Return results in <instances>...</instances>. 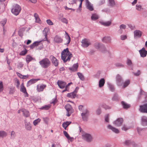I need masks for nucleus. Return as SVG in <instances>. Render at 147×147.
Segmentation results:
<instances>
[{
  "instance_id": "f257e3e1",
  "label": "nucleus",
  "mask_w": 147,
  "mask_h": 147,
  "mask_svg": "<svg viewBox=\"0 0 147 147\" xmlns=\"http://www.w3.org/2000/svg\"><path fill=\"white\" fill-rule=\"evenodd\" d=\"M72 55L69 51L68 48L63 50L61 53V59L64 63L69 61Z\"/></svg>"
},
{
  "instance_id": "f03ea898",
  "label": "nucleus",
  "mask_w": 147,
  "mask_h": 147,
  "mask_svg": "<svg viewBox=\"0 0 147 147\" xmlns=\"http://www.w3.org/2000/svg\"><path fill=\"white\" fill-rule=\"evenodd\" d=\"M41 67L46 69L49 67L51 65V62L47 58H45L39 62Z\"/></svg>"
},
{
  "instance_id": "7ed1b4c3",
  "label": "nucleus",
  "mask_w": 147,
  "mask_h": 147,
  "mask_svg": "<svg viewBox=\"0 0 147 147\" xmlns=\"http://www.w3.org/2000/svg\"><path fill=\"white\" fill-rule=\"evenodd\" d=\"M103 46V47L102 49H101L100 51L102 53H106L109 55L111 54L110 51L109 50H107L106 48L104 47L102 44L98 43H96L94 45V47L97 49H99L101 46Z\"/></svg>"
},
{
  "instance_id": "20e7f679",
  "label": "nucleus",
  "mask_w": 147,
  "mask_h": 147,
  "mask_svg": "<svg viewBox=\"0 0 147 147\" xmlns=\"http://www.w3.org/2000/svg\"><path fill=\"white\" fill-rule=\"evenodd\" d=\"M82 139L87 142H91L93 140V137L89 134L84 133L82 135Z\"/></svg>"
},
{
  "instance_id": "39448f33",
  "label": "nucleus",
  "mask_w": 147,
  "mask_h": 147,
  "mask_svg": "<svg viewBox=\"0 0 147 147\" xmlns=\"http://www.w3.org/2000/svg\"><path fill=\"white\" fill-rule=\"evenodd\" d=\"M89 111L87 109H85L82 111L81 114L82 120L84 121H87L89 116Z\"/></svg>"
},
{
  "instance_id": "423d86ee",
  "label": "nucleus",
  "mask_w": 147,
  "mask_h": 147,
  "mask_svg": "<svg viewBox=\"0 0 147 147\" xmlns=\"http://www.w3.org/2000/svg\"><path fill=\"white\" fill-rule=\"evenodd\" d=\"M21 7L18 5L16 4L13 6V8L11 10V11L15 15H18L21 10Z\"/></svg>"
},
{
  "instance_id": "0eeeda50",
  "label": "nucleus",
  "mask_w": 147,
  "mask_h": 147,
  "mask_svg": "<svg viewBox=\"0 0 147 147\" xmlns=\"http://www.w3.org/2000/svg\"><path fill=\"white\" fill-rule=\"evenodd\" d=\"M65 108L66 109L67 114L66 115L68 117H69L71 114L73 112V110L71 106L69 104H67L65 106Z\"/></svg>"
},
{
  "instance_id": "6e6552de",
  "label": "nucleus",
  "mask_w": 147,
  "mask_h": 147,
  "mask_svg": "<svg viewBox=\"0 0 147 147\" xmlns=\"http://www.w3.org/2000/svg\"><path fill=\"white\" fill-rule=\"evenodd\" d=\"M123 120L121 118H119L113 122V124L117 127L121 126L123 123Z\"/></svg>"
},
{
  "instance_id": "1a4fd4ad",
  "label": "nucleus",
  "mask_w": 147,
  "mask_h": 147,
  "mask_svg": "<svg viewBox=\"0 0 147 147\" xmlns=\"http://www.w3.org/2000/svg\"><path fill=\"white\" fill-rule=\"evenodd\" d=\"M116 82L117 85L119 86H122L123 84L122 79L119 74H117L116 76Z\"/></svg>"
},
{
  "instance_id": "9d476101",
  "label": "nucleus",
  "mask_w": 147,
  "mask_h": 147,
  "mask_svg": "<svg viewBox=\"0 0 147 147\" xmlns=\"http://www.w3.org/2000/svg\"><path fill=\"white\" fill-rule=\"evenodd\" d=\"M82 46L84 47H87L90 45V42L89 40L85 38L82 41Z\"/></svg>"
},
{
  "instance_id": "9b49d317",
  "label": "nucleus",
  "mask_w": 147,
  "mask_h": 147,
  "mask_svg": "<svg viewBox=\"0 0 147 147\" xmlns=\"http://www.w3.org/2000/svg\"><path fill=\"white\" fill-rule=\"evenodd\" d=\"M52 63L56 67L58 65V60L53 55H51L50 57Z\"/></svg>"
},
{
  "instance_id": "f8f14e48",
  "label": "nucleus",
  "mask_w": 147,
  "mask_h": 147,
  "mask_svg": "<svg viewBox=\"0 0 147 147\" xmlns=\"http://www.w3.org/2000/svg\"><path fill=\"white\" fill-rule=\"evenodd\" d=\"M139 111L141 113H147V103L140 106Z\"/></svg>"
},
{
  "instance_id": "ddd939ff",
  "label": "nucleus",
  "mask_w": 147,
  "mask_h": 147,
  "mask_svg": "<svg viewBox=\"0 0 147 147\" xmlns=\"http://www.w3.org/2000/svg\"><path fill=\"white\" fill-rule=\"evenodd\" d=\"M107 127L108 129L111 130L112 131L116 134H118L119 132V131L118 129L110 125H108Z\"/></svg>"
},
{
  "instance_id": "4468645a",
  "label": "nucleus",
  "mask_w": 147,
  "mask_h": 147,
  "mask_svg": "<svg viewBox=\"0 0 147 147\" xmlns=\"http://www.w3.org/2000/svg\"><path fill=\"white\" fill-rule=\"evenodd\" d=\"M134 33L135 38H140L142 36V32L139 30H136L134 31Z\"/></svg>"
},
{
  "instance_id": "2eb2a0df",
  "label": "nucleus",
  "mask_w": 147,
  "mask_h": 147,
  "mask_svg": "<svg viewBox=\"0 0 147 147\" xmlns=\"http://www.w3.org/2000/svg\"><path fill=\"white\" fill-rule=\"evenodd\" d=\"M40 80L39 78L38 79H32L29 80L27 84V86L29 87L31 84H34L37 81Z\"/></svg>"
},
{
  "instance_id": "dca6fc26",
  "label": "nucleus",
  "mask_w": 147,
  "mask_h": 147,
  "mask_svg": "<svg viewBox=\"0 0 147 147\" xmlns=\"http://www.w3.org/2000/svg\"><path fill=\"white\" fill-rule=\"evenodd\" d=\"M139 52L141 57H146L147 54V51L145 50L144 48H143L141 49L140 50Z\"/></svg>"
},
{
  "instance_id": "f3484780",
  "label": "nucleus",
  "mask_w": 147,
  "mask_h": 147,
  "mask_svg": "<svg viewBox=\"0 0 147 147\" xmlns=\"http://www.w3.org/2000/svg\"><path fill=\"white\" fill-rule=\"evenodd\" d=\"M102 41L104 43H110L111 42V38L110 36H105L102 38Z\"/></svg>"
},
{
  "instance_id": "a211bd4d",
  "label": "nucleus",
  "mask_w": 147,
  "mask_h": 147,
  "mask_svg": "<svg viewBox=\"0 0 147 147\" xmlns=\"http://www.w3.org/2000/svg\"><path fill=\"white\" fill-rule=\"evenodd\" d=\"M57 84L59 87L61 89H63L65 87V88L66 83L65 82L58 81L57 82Z\"/></svg>"
},
{
  "instance_id": "6ab92c4d",
  "label": "nucleus",
  "mask_w": 147,
  "mask_h": 147,
  "mask_svg": "<svg viewBox=\"0 0 147 147\" xmlns=\"http://www.w3.org/2000/svg\"><path fill=\"white\" fill-rule=\"evenodd\" d=\"M24 121L26 129L30 131L32 128L30 123L29 122H27L26 120H25Z\"/></svg>"
},
{
  "instance_id": "aec40b11",
  "label": "nucleus",
  "mask_w": 147,
  "mask_h": 147,
  "mask_svg": "<svg viewBox=\"0 0 147 147\" xmlns=\"http://www.w3.org/2000/svg\"><path fill=\"white\" fill-rule=\"evenodd\" d=\"M54 41L56 43H61L62 42L63 39L61 37L57 35L54 37Z\"/></svg>"
},
{
  "instance_id": "412c9836",
  "label": "nucleus",
  "mask_w": 147,
  "mask_h": 147,
  "mask_svg": "<svg viewBox=\"0 0 147 147\" xmlns=\"http://www.w3.org/2000/svg\"><path fill=\"white\" fill-rule=\"evenodd\" d=\"M46 87V85L45 84H42L41 85H38L37 86V90L38 92L43 91V89Z\"/></svg>"
},
{
  "instance_id": "4be33fe9",
  "label": "nucleus",
  "mask_w": 147,
  "mask_h": 147,
  "mask_svg": "<svg viewBox=\"0 0 147 147\" xmlns=\"http://www.w3.org/2000/svg\"><path fill=\"white\" fill-rule=\"evenodd\" d=\"M99 22L102 25L106 27L110 26L111 24V21H109L107 22L100 21Z\"/></svg>"
},
{
  "instance_id": "5701e85b",
  "label": "nucleus",
  "mask_w": 147,
  "mask_h": 147,
  "mask_svg": "<svg viewBox=\"0 0 147 147\" xmlns=\"http://www.w3.org/2000/svg\"><path fill=\"white\" fill-rule=\"evenodd\" d=\"M78 66V63L74 64L72 67H69V69L72 71H75L77 70Z\"/></svg>"
},
{
  "instance_id": "b1692460",
  "label": "nucleus",
  "mask_w": 147,
  "mask_h": 147,
  "mask_svg": "<svg viewBox=\"0 0 147 147\" xmlns=\"http://www.w3.org/2000/svg\"><path fill=\"white\" fill-rule=\"evenodd\" d=\"M142 124V125L146 126L147 125V118L146 116H143L141 118Z\"/></svg>"
},
{
  "instance_id": "393cba45",
  "label": "nucleus",
  "mask_w": 147,
  "mask_h": 147,
  "mask_svg": "<svg viewBox=\"0 0 147 147\" xmlns=\"http://www.w3.org/2000/svg\"><path fill=\"white\" fill-rule=\"evenodd\" d=\"M86 5L87 8L90 11H92L93 10V8L92 6L89 1L88 0H86Z\"/></svg>"
},
{
  "instance_id": "a878e982",
  "label": "nucleus",
  "mask_w": 147,
  "mask_h": 147,
  "mask_svg": "<svg viewBox=\"0 0 147 147\" xmlns=\"http://www.w3.org/2000/svg\"><path fill=\"white\" fill-rule=\"evenodd\" d=\"M65 37L67 41L66 43H65V44L68 45L70 43L71 41V38L68 34L66 32H65Z\"/></svg>"
},
{
  "instance_id": "bb28decb",
  "label": "nucleus",
  "mask_w": 147,
  "mask_h": 147,
  "mask_svg": "<svg viewBox=\"0 0 147 147\" xmlns=\"http://www.w3.org/2000/svg\"><path fill=\"white\" fill-rule=\"evenodd\" d=\"M121 104L123 108L125 109H127L129 108L130 107V105H129L128 104L123 101H122L121 102Z\"/></svg>"
},
{
  "instance_id": "cd10ccee",
  "label": "nucleus",
  "mask_w": 147,
  "mask_h": 147,
  "mask_svg": "<svg viewBox=\"0 0 147 147\" xmlns=\"http://www.w3.org/2000/svg\"><path fill=\"white\" fill-rule=\"evenodd\" d=\"M105 83V80L104 78H102L99 82V87L101 88L103 87Z\"/></svg>"
},
{
  "instance_id": "c85d7f7f",
  "label": "nucleus",
  "mask_w": 147,
  "mask_h": 147,
  "mask_svg": "<svg viewBox=\"0 0 147 147\" xmlns=\"http://www.w3.org/2000/svg\"><path fill=\"white\" fill-rule=\"evenodd\" d=\"M22 112L23 113L24 116L25 117H28L29 116V112L26 110L24 109H22Z\"/></svg>"
},
{
  "instance_id": "c756f323",
  "label": "nucleus",
  "mask_w": 147,
  "mask_h": 147,
  "mask_svg": "<svg viewBox=\"0 0 147 147\" xmlns=\"http://www.w3.org/2000/svg\"><path fill=\"white\" fill-rule=\"evenodd\" d=\"M100 107H101L105 109H111V107L106 105L105 103H102L100 105Z\"/></svg>"
},
{
  "instance_id": "7c9ffc66",
  "label": "nucleus",
  "mask_w": 147,
  "mask_h": 147,
  "mask_svg": "<svg viewBox=\"0 0 147 147\" xmlns=\"http://www.w3.org/2000/svg\"><path fill=\"white\" fill-rule=\"evenodd\" d=\"M20 91L24 93V94H26L28 95V93L26 92V90L25 88L24 87L23 83L21 85V87L20 89Z\"/></svg>"
},
{
  "instance_id": "2f4dec72",
  "label": "nucleus",
  "mask_w": 147,
  "mask_h": 147,
  "mask_svg": "<svg viewBox=\"0 0 147 147\" xmlns=\"http://www.w3.org/2000/svg\"><path fill=\"white\" fill-rule=\"evenodd\" d=\"M71 123V122L70 121H66L64 122L62 124L63 127L65 129H66V128Z\"/></svg>"
},
{
  "instance_id": "473e14b6",
  "label": "nucleus",
  "mask_w": 147,
  "mask_h": 147,
  "mask_svg": "<svg viewBox=\"0 0 147 147\" xmlns=\"http://www.w3.org/2000/svg\"><path fill=\"white\" fill-rule=\"evenodd\" d=\"M67 96L68 97L72 98H74L76 96V94H74L73 92L68 93Z\"/></svg>"
},
{
  "instance_id": "72a5a7b5",
  "label": "nucleus",
  "mask_w": 147,
  "mask_h": 147,
  "mask_svg": "<svg viewBox=\"0 0 147 147\" xmlns=\"http://www.w3.org/2000/svg\"><path fill=\"white\" fill-rule=\"evenodd\" d=\"M7 133L4 131H0V137L3 138L7 136Z\"/></svg>"
},
{
  "instance_id": "f704fd0d",
  "label": "nucleus",
  "mask_w": 147,
  "mask_h": 147,
  "mask_svg": "<svg viewBox=\"0 0 147 147\" xmlns=\"http://www.w3.org/2000/svg\"><path fill=\"white\" fill-rule=\"evenodd\" d=\"M99 18L98 16L96 14H93L91 17V18L92 20H96Z\"/></svg>"
},
{
  "instance_id": "c9c22d12",
  "label": "nucleus",
  "mask_w": 147,
  "mask_h": 147,
  "mask_svg": "<svg viewBox=\"0 0 147 147\" xmlns=\"http://www.w3.org/2000/svg\"><path fill=\"white\" fill-rule=\"evenodd\" d=\"M34 16L35 17L36 22L39 23L40 22V20L38 14L36 13H34Z\"/></svg>"
},
{
  "instance_id": "e433bc0d",
  "label": "nucleus",
  "mask_w": 147,
  "mask_h": 147,
  "mask_svg": "<svg viewBox=\"0 0 147 147\" xmlns=\"http://www.w3.org/2000/svg\"><path fill=\"white\" fill-rule=\"evenodd\" d=\"M120 99L118 95L116 93L113 96L112 98V100L113 101H117Z\"/></svg>"
},
{
  "instance_id": "4c0bfd02",
  "label": "nucleus",
  "mask_w": 147,
  "mask_h": 147,
  "mask_svg": "<svg viewBox=\"0 0 147 147\" xmlns=\"http://www.w3.org/2000/svg\"><path fill=\"white\" fill-rule=\"evenodd\" d=\"M63 133L65 136L67 138L68 140H71V139H73L72 138H71L70 137L69 135L66 131H63Z\"/></svg>"
},
{
  "instance_id": "58836bf2",
  "label": "nucleus",
  "mask_w": 147,
  "mask_h": 147,
  "mask_svg": "<svg viewBox=\"0 0 147 147\" xmlns=\"http://www.w3.org/2000/svg\"><path fill=\"white\" fill-rule=\"evenodd\" d=\"M108 85L110 90L112 92H114L115 90V88L113 85L110 83H108Z\"/></svg>"
},
{
  "instance_id": "ea45409f",
  "label": "nucleus",
  "mask_w": 147,
  "mask_h": 147,
  "mask_svg": "<svg viewBox=\"0 0 147 147\" xmlns=\"http://www.w3.org/2000/svg\"><path fill=\"white\" fill-rule=\"evenodd\" d=\"M109 5L111 7H113L115 5V3L114 0H109Z\"/></svg>"
},
{
  "instance_id": "a19ab883",
  "label": "nucleus",
  "mask_w": 147,
  "mask_h": 147,
  "mask_svg": "<svg viewBox=\"0 0 147 147\" xmlns=\"http://www.w3.org/2000/svg\"><path fill=\"white\" fill-rule=\"evenodd\" d=\"M77 74L79 78L81 80L83 81L84 80V78L82 74L80 72H78Z\"/></svg>"
},
{
  "instance_id": "79ce46f5",
  "label": "nucleus",
  "mask_w": 147,
  "mask_h": 147,
  "mask_svg": "<svg viewBox=\"0 0 147 147\" xmlns=\"http://www.w3.org/2000/svg\"><path fill=\"white\" fill-rule=\"evenodd\" d=\"M130 81L129 80H126L124 83L123 85V88H125L127 86L130 84Z\"/></svg>"
},
{
  "instance_id": "37998d69",
  "label": "nucleus",
  "mask_w": 147,
  "mask_h": 147,
  "mask_svg": "<svg viewBox=\"0 0 147 147\" xmlns=\"http://www.w3.org/2000/svg\"><path fill=\"white\" fill-rule=\"evenodd\" d=\"M137 130L139 135H141V133L143 132L144 130V129H142L140 127L137 128Z\"/></svg>"
},
{
  "instance_id": "c03bdc74",
  "label": "nucleus",
  "mask_w": 147,
  "mask_h": 147,
  "mask_svg": "<svg viewBox=\"0 0 147 147\" xmlns=\"http://www.w3.org/2000/svg\"><path fill=\"white\" fill-rule=\"evenodd\" d=\"M41 121V119L38 118L34 120L33 122V123L34 126H36Z\"/></svg>"
},
{
  "instance_id": "a18cd8bd",
  "label": "nucleus",
  "mask_w": 147,
  "mask_h": 147,
  "mask_svg": "<svg viewBox=\"0 0 147 147\" xmlns=\"http://www.w3.org/2000/svg\"><path fill=\"white\" fill-rule=\"evenodd\" d=\"M16 133L14 131H12L11 133L10 138L11 139H14L16 137Z\"/></svg>"
},
{
  "instance_id": "49530a36",
  "label": "nucleus",
  "mask_w": 147,
  "mask_h": 147,
  "mask_svg": "<svg viewBox=\"0 0 147 147\" xmlns=\"http://www.w3.org/2000/svg\"><path fill=\"white\" fill-rule=\"evenodd\" d=\"M26 59L27 62L28 63L32 60V57L29 55H27Z\"/></svg>"
},
{
  "instance_id": "de8ad7c7",
  "label": "nucleus",
  "mask_w": 147,
  "mask_h": 147,
  "mask_svg": "<svg viewBox=\"0 0 147 147\" xmlns=\"http://www.w3.org/2000/svg\"><path fill=\"white\" fill-rule=\"evenodd\" d=\"M129 129V127L127 125L125 124H124L121 127L122 130L125 131H126Z\"/></svg>"
},
{
  "instance_id": "09e8293b",
  "label": "nucleus",
  "mask_w": 147,
  "mask_h": 147,
  "mask_svg": "<svg viewBox=\"0 0 147 147\" xmlns=\"http://www.w3.org/2000/svg\"><path fill=\"white\" fill-rule=\"evenodd\" d=\"M50 108V106H49L46 105L43 107H42L40 109L42 110H48Z\"/></svg>"
},
{
  "instance_id": "8fccbe9b",
  "label": "nucleus",
  "mask_w": 147,
  "mask_h": 147,
  "mask_svg": "<svg viewBox=\"0 0 147 147\" xmlns=\"http://www.w3.org/2000/svg\"><path fill=\"white\" fill-rule=\"evenodd\" d=\"M27 52V50L26 49H25L24 50L22 51L20 53V55H24Z\"/></svg>"
},
{
  "instance_id": "3c124183",
  "label": "nucleus",
  "mask_w": 147,
  "mask_h": 147,
  "mask_svg": "<svg viewBox=\"0 0 147 147\" xmlns=\"http://www.w3.org/2000/svg\"><path fill=\"white\" fill-rule=\"evenodd\" d=\"M132 73L135 76H139L141 74L140 71L138 70L137 71V72L136 73L133 72Z\"/></svg>"
},
{
  "instance_id": "603ef678",
  "label": "nucleus",
  "mask_w": 147,
  "mask_h": 147,
  "mask_svg": "<svg viewBox=\"0 0 147 147\" xmlns=\"http://www.w3.org/2000/svg\"><path fill=\"white\" fill-rule=\"evenodd\" d=\"M3 90V86L2 82L0 81V92Z\"/></svg>"
},
{
  "instance_id": "864d4df0",
  "label": "nucleus",
  "mask_w": 147,
  "mask_h": 147,
  "mask_svg": "<svg viewBox=\"0 0 147 147\" xmlns=\"http://www.w3.org/2000/svg\"><path fill=\"white\" fill-rule=\"evenodd\" d=\"M109 115L107 114L105 116V121L107 123H108L109 121Z\"/></svg>"
},
{
  "instance_id": "5fc2aeb1",
  "label": "nucleus",
  "mask_w": 147,
  "mask_h": 147,
  "mask_svg": "<svg viewBox=\"0 0 147 147\" xmlns=\"http://www.w3.org/2000/svg\"><path fill=\"white\" fill-rule=\"evenodd\" d=\"M85 109H86L84 108L83 106L82 105H80L78 106V109L79 110L82 112V111H83Z\"/></svg>"
},
{
  "instance_id": "6e6d98bb",
  "label": "nucleus",
  "mask_w": 147,
  "mask_h": 147,
  "mask_svg": "<svg viewBox=\"0 0 147 147\" xmlns=\"http://www.w3.org/2000/svg\"><path fill=\"white\" fill-rule=\"evenodd\" d=\"M127 63L129 66H131L132 64L131 60L129 59H127Z\"/></svg>"
},
{
  "instance_id": "4d7b16f0",
  "label": "nucleus",
  "mask_w": 147,
  "mask_h": 147,
  "mask_svg": "<svg viewBox=\"0 0 147 147\" xmlns=\"http://www.w3.org/2000/svg\"><path fill=\"white\" fill-rule=\"evenodd\" d=\"M72 84V82H70V83H69L67 85H66L65 88V89H64V90H63L62 91V92H65L66 91H67V88L68 86H69L70 84Z\"/></svg>"
},
{
  "instance_id": "13d9d810",
  "label": "nucleus",
  "mask_w": 147,
  "mask_h": 147,
  "mask_svg": "<svg viewBox=\"0 0 147 147\" xmlns=\"http://www.w3.org/2000/svg\"><path fill=\"white\" fill-rule=\"evenodd\" d=\"M96 114L97 115H100L101 113V109L100 107H99L96 110Z\"/></svg>"
},
{
  "instance_id": "bf43d9fd",
  "label": "nucleus",
  "mask_w": 147,
  "mask_h": 147,
  "mask_svg": "<svg viewBox=\"0 0 147 147\" xmlns=\"http://www.w3.org/2000/svg\"><path fill=\"white\" fill-rule=\"evenodd\" d=\"M131 142L130 140H126L124 142V144L127 146H128L131 144Z\"/></svg>"
},
{
  "instance_id": "052dcab7",
  "label": "nucleus",
  "mask_w": 147,
  "mask_h": 147,
  "mask_svg": "<svg viewBox=\"0 0 147 147\" xmlns=\"http://www.w3.org/2000/svg\"><path fill=\"white\" fill-rule=\"evenodd\" d=\"M127 38V36L126 35H121L120 36L121 39L122 40H124Z\"/></svg>"
},
{
  "instance_id": "680f3d73",
  "label": "nucleus",
  "mask_w": 147,
  "mask_h": 147,
  "mask_svg": "<svg viewBox=\"0 0 147 147\" xmlns=\"http://www.w3.org/2000/svg\"><path fill=\"white\" fill-rule=\"evenodd\" d=\"M142 9L141 6L140 5H136V9L138 11H140Z\"/></svg>"
},
{
  "instance_id": "e2e57ef3",
  "label": "nucleus",
  "mask_w": 147,
  "mask_h": 147,
  "mask_svg": "<svg viewBox=\"0 0 147 147\" xmlns=\"http://www.w3.org/2000/svg\"><path fill=\"white\" fill-rule=\"evenodd\" d=\"M42 119L45 123L47 124L49 120V119L48 118H43Z\"/></svg>"
},
{
  "instance_id": "0e129e2a",
  "label": "nucleus",
  "mask_w": 147,
  "mask_h": 147,
  "mask_svg": "<svg viewBox=\"0 0 147 147\" xmlns=\"http://www.w3.org/2000/svg\"><path fill=\"white\" fill-rule=\"evenodd\" d=\"M16 74L19 76L20 78L22 79H25V78H24V76L21 74L19 73V72H17L16 73Z\"/></svg>"
},
{
  "instance_id": "69168bd1",
  "label": "nucleus",
  "mask_w": 147,
  "mask_h": 147,
  "mask_svg": "<svg viewBox=\"0 0 147 147\" xmlns=\"http://www.w3.org/2000/svg\"><path fill=\"white\" fill-rule=\"evenodd\" d=\"M47 22L50 25H53V23L50 20H47Z\"/></svg>"
},
{
  "instance_id": "338daca9",
  "label": "nucleus",
  "mask_w": 147,
  "mask_h": 147,
  "mask_svg": "<svg viewBox=\"0 0 147 147\" xmlns=\"http://www.w3.org/2000/svg\"><path fill=\"white\" fill-rule=\"evenodd\" d=\"M61 21L63 22L64 23L66 24L68 23V21L65 18H63L61 19Z\"/></svg>"
},
{
  "instance_id": "774afa93",
  "label": "nucleus",
  "mask_w": 147,
  "mask_h": 147,
  "mask_svg": "<svg viewBox=\"0 0 147 147\" xmlns=\"http://www.w3.org/2000/svg\"><path fill=\"white\" fill-rule=\"evenodd\" d=\"M119 28L121 29H125L126 28V26L124 24H121Z\"/></svg>"
}]
</instances>
